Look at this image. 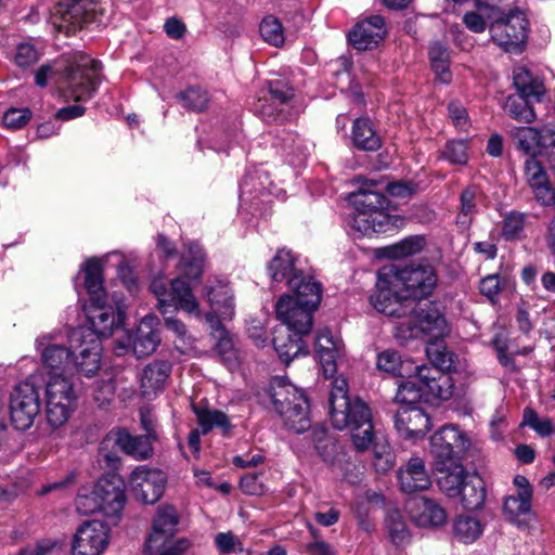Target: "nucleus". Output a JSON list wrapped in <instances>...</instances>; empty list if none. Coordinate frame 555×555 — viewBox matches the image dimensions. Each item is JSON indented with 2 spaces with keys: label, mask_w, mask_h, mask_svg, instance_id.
<instances>
[{
  "label": "nucleus",
  "mask_w": 555,
  "mask_h": 555,
  "mask_svg": "<svg viewBox=\"0 0 555 555\" xmlns=\"http://www.w3.org/2000/svg\"><path fill=\"white\" fill-rule=\"evenodd\" d=\"M98 3L95 0H59L56 14L72 30L83 27L95 21Z\"/></svg>",
  "instance_id": "22"
},
{
  "label": "nucleus",
  "mask_w": 555,
  "mask_h": 555,
  "mask_svg": "<svg viewBox=\"0 0 555 555\" xmlns=\"http://www.w3.org/2000/svg\"><path fill=\"white\" fill-rule=\"evenodd\" d=\"M193 412L204 435L215 427L221 428L223 433H228L231 428L229 417L221 411L193 405Z\"/></svg>",
  "instance_id": "44"
},
{
  "label": "nucleus",
  "mask_w": 555,
  "mask_h": 555,
  "mask_svg": "<svg viewBox=\"0 0 555 555\" xmlns=\"http://www.w3.org/2000/svg\"><path fill=\"white\" fill-rule=\"evenodd\" d=\"M155 441L146 435H131L127 429H119L115 435V443L120 450L137 461L153 456Z\"/></svg>",
  "instance_id": "27"
},
{
  "label": "nucleus",
  "mask_w": 555,
  "mask_h": 555,
  "mask_svg": "<svg viewBox=\"0 0 555 555\" xmlns=\"http://www.w3.org/2000/svg\"><path fill=\"white\" fill-rule=\"evenodd\" d=\"M36 377L17 384L10 396V416L15 428L28 429L40 412V387L35 383Z\"/></svg>",
  "instance_id": "6"
},
{
  "label": "nucleus",
  "mask_w": 555,
  "mask_h": 555,
  "mask_svg": "<svg viewBox=\"0 0 555 555\" xmlns=\"http://www.w3.org/2000/svg\"><path fill=\"white\" fill-rule=\"evenodd\" d=\"M503 509L509 521L516 522L519 516L530 512L531 498L526 491L524 494L509 495L504 502Z\"/></svg>",
  "instance_id": "51"
},
{
  "label": "nucleus",
  "mask_w": 555,
  "mask_h": 555,
  "mask_svg": "<svg viewBox=\"0 0 555 555\" xmlns=\"http://www.w3.org/2000/svg\"><path fill=\"white\" fill-rule=\"evenodd\" d=\"M207 299L211 307V312L215 320L218 318L232 319L234 315V302L231 289L221 283L208 287L206 293Z\"/></svg>",
  "instance_id": "31"
},
{
  "label": "nucleus",
  "mask_w": 555,
  "mask_h": 555,
  "mask_svg": "<svg viewBox=\"0 0 555 555\" xmlns=\"http://www.w3.org/2000/svg\"><path fill=\"white\" fill-rule=\"evenodd\" d=\"M386 34L385 21L379 15H373L359 22L349 33L350 43L358 50H371L384 39Z\"/></svg>",
  "instance_id": "23"
},
{
  "label": "nucleus",
  "mask_w": 555,
  "mask_h": 555,
  "mask_svg": "<svg viewBox=\"0 0 555 555\" xmlns=\"http://www.w3.org/2000/svg\"><path fill=\"white\" fill-rule=\"evenodd\" d=\"M436 285L437 275L429 264H388L378 271L376 292L370 301L379 313L403 318L411 311L409 300L426 298L431 295Z\"/></svg>",
  "instance_id": "1"
},
{
  "label": "nucleus",
  "mask_w": 555,
  "mask_h": 555,
  "mask_svg": "<svg viewBox=\"0 0 555 555\" xmlns=\"http://www.w3.org/2000/svg\"><path fill=\"white\" fill-rule=\"evenodd\" d=\"M493 42L506 51L515 50L525 43L528 31V21L519 10L508 14L501 11L499 18L489 25Z\"/></svg>",
  "instance_id": "10"
},
{
  "label": "nucleus",
  "mask_w": 555,
  "mask_h": 555,
  "mask_svg": "<svg viewBox=\"0 0 555 555\" xmlns=\"http://www.w3.org/2000/svg\"><path fill=\"white\" fill-rule=\"evenodd\" d=\"M514 86L519 95L540 102L544 93L542 80L524 66L514 69Z\"/></svg>",
  "instance_id": "38"
},
{
  "label": "nucleus",
  "mask_w": 555,
  "mask_h": 555,
  "mask_svg": "<svg viewBox=\"0 0 555 555\" xmlns=\"http://www.w3.org/2000/svg\"><path fill=\"white\" fill-rule=\"evenodd\" d=\"M178 99L182 102L183 106L197 112L204 111L209 101L207 92L196 87L188 88L179 93Z\"/></svg>",
  "instance_id": "57"
},
{
  "label": "nucleus",
  "mask_w": 555,
  "mask_h": 555,
  "mask_svg": "<svg viewBox=\"0 0 555 555\" xmlns=\"http://www.w3.org/2000/svg\"><path fill=\"white\" fill-rule=\"evenodd\" d=\"M351 431L352 442L358 451H365L373 443L374 427L371 410L365 402H357L352 413L348 414L347 424L344 426Z\"/></svg>",
  "instance_id": "17"
},
{
  "label": "nucleus",
  "mask_w": 555,
  "mask_h": 555,
  "mask_svg": "<svg viewBox=\"0 0 555 555\" xmlns=\"http://www.w3.org/2000/svg\"><path fill=\"white\" fill-rule=\"evenodd\" d=\"M439 473L438 486L449 498H459L461 488L470 474H468L462 462L448 465L444 469H435Z\"/></svg>",
  "instance_id": "36"
},
{
  "label": "nucleus",
  "mask_w": 555,
  "mask_h": 555,
  "mask_svg": "<svg viewBox=\"0 0 555 555\" xmlns=\"http://www.w3.org/2000/svg\"><path fill=\"white\" fill-rule=\"evenodd\" d=\"M297 259L292 250L281 248L268 263V272L273 282H285L289 285V281L294 278H300L302 270L296 266Z\"/></svg>",
  "instance_id": "29"
},
{
  "label": "nucleus",
  "mask_w": 555,
  "mask_h": 555,
  "mask_svg": "<svg viewBox=\"0 0 555 555\" xmlns=\"http://www.w3.org/2000/svg\"><path fill=\"white\" fill-rule=\"evenodd\" d=\"M50 338L42 336L37 339V349L41 352V361L50 375V379L67 378L66 374L73 370L72 351L59 344H51Z\"/></svg>",
  "instance_id": "15"
},
{
  "label": "nucleus",
  "mask_w": 555,
  "mask_h": 555,
  "mask_svg": "<svg viewBox=\"0 0 555 555\" xmlns=\"http://www.w3.org/2000/svg\"><path fill=\"white\" fill-rule=\"evenodd\" d=\"M166 482V475L160 469L145 465L135 467L129 477L135 499L145 504H154L162 498Z\"/></svg>",
  "instance_id": "12"
},
{
  "label": "nucleus",
  "mask_w": 555,
  "mask_h": 555,
  "mask_svg": "<svg viewBox=\"0 0 555 555\" xmlns=\"http://www.w3.org/2000/svg\"><path fill=\"white\" fill-rule=\"evenodd\" d=\"M274 103L285 106L294 98V90L285 81L271 80L268 82V96Z\"/></svg>",
  "instance_id": "60"
},
{
  "label": "nucleus",
  "mask_w": 555,
  "mask_h": 555,
  "mask_svg": "<svg viewBox=\"0 0 555 555\" xmlns=\"http://www.w3.org/2000/svg\"><path fill=\"white\" fill-rule=\"evenodd\" d=\"M101 69V63L92 60L87 54L76 53L64 70L60 91L62 94L75 102L88 101L96 92L99 81L90 73H96Z\"/></svg>",
  "instance_id": "3"
},
{
  "label": "nucleus",
  "mask_w": 555,
  "mask_h": 555,
  "mask_svg": "<svg viewBox=\"0 0 555 555\" xmlns=\"http://www.w3.org/2000/svg\"><path fill=\"white\" fill-rule=\"evenodd\" d=\"M526 215L519 211L508 212L503 220L502 236L507 241L524 237Z\"/></svg>",
  "instance_id": "54"
},
{
  "label": "nucleus",
  "mask_w": 555,
  "mask_h": 555,
  "mask_svg": "<svg viewBox=\"0 0 555 555\" xmlns=\"http://www.w3.org/2000/svg\"><path fill=\"white\" fill-rule=\"evenodd\" d=\"M95 494L100 503V512L109 525H117L126 504L124 482L117 478L100 479L95 485Z\"/></svg>",
  "instance_id": "14"
},
{
  "label": "nucleus",
  "mask_w": 555,
  "mask_h": 555,
  "mask_svg": "<svg viewBox=\"0 0 555 555\" xmlns=\"http://www.w3.org/2000/svg\"><path fill=\"white\" fill-rule=\"evenodd\" d=\"M259 31L263 40L274 47H281L285 41L282 23L273 15H268L262 20Z\"/></svg>",
  "instance_id": "50"
},
{
  "label": "nucleus",
  "mask_w": 555,
  "mask_h": 555,
  "mask_svg": "<svg viewBox=\"0 0 555 555\" xmlns=\"http://www.w3.org/2000/svg\"><path fill=\"white\" fill-rule=\"evenodd\" d=\"M467 448L468 439L457 427L442 426L429 440V455L434 468L444 469L448 465L462 462Z\"/></svg>",
  "instance_id": "5"
},
{
  "label": "nucleus",
  "mask_w": 555,
  "mask_h": 555,
  "mask_svg": "<svg viewBox=\"0 0 555 555\" xmlns=\"http://www.w3.org/2000/svg\"><path fill=\"white\" fill-rule=\"evenodd\" d=\"M461 503L466 509H478L486 499L485 482L478 475H469L461 488Z\"/></svg>",
  "instance_id": "40"
},
{
  "label": "nucleus",
  "mask_w": 555,
  "mask_h": 555,
  "mask_svg": "<svg viewBox=\"0 0 555 555\" xmlns=\"http://www.w3.org/2000/svg\"><path fill=\"white\" fill-rule=\"evenodd\" d=\"M315 309L299 305L289 295L282 296L275 305L278 320L294 336H304L312 328V313Z\"/></svg>",
  "instance_id": "13"
},
{
  "label": "nucleus",
  "mask_w": 555,
  "mask_h": 555,
  "mask_svg": "<svg viewBox=\"0 0 555 555\" xmlns=\"http://www.w3.org/2000/svg\"><path fill=\"white\" fill-rule=\"evenodd\" d=\"M47 421L53 428L63 427L69 420L77 399L73 384L68 378L49 380L46 387Z\"/></svg>",
  "instance_id": "8"
},
{
  "label": "nucleus",
  "mask_w": 555,
  "mask_h": 555,
  "mask_svg": "<svg viewBox=\"0 0 555 555\" xmlns=\"http://www.w3.org/2000/svg\"><path fill=\"white\" fill-rule=\"evenodd\" d=\"M314 448L324 462L335 465L340 454V447L328 436L323 428H315L312 431Z\"/></svg>",
  "instance_id": "45"
},
{
  "label": "nucleus",
  "mask_w": 555,
  "mask_h": 555,
  "mask_svg": "<svg viewBox=\"0 0 555 555\" xmlns=\"http://www.w3.org/2000/svg\"><path fill=\"white\" fill-rule=\"evenodd\" d=\"M371 186H375V183L350 195L356 209L350 225L362 235L386 232L391 224V217L386 211L389 207L388 198Z\"/></svg>",
  "instance_id": "2"
},
{
  "label": "nucleus",
  "mask_w": 555,
  "mask_h": 555,
  "mask_svg": "<svg viewBox=\"0 0 555 555\" xmlns=\"http://www.w3.org/2000/svg\"><path fill=\"white\" fill-rule=\"evenodd\" d=\"M206 321L210 324L212 336L217 340L215 349L229 370H235L240 365L238 352L233 337L224 326L215 320L212 314H206Z\"/></svg>",
  "instance_id": "26"
},
{
  "label": "nucleus",
  "mask_w": 555,
  "mask_h": 555,
  "mask_svg": "<svg viewBox=\"0 0 555 555\" xmlns=\"http://www.w3.org/2000/svg\"><path fill=\"white\" fill-rule=\"evenodd\" d=\"M411 518L420 527L436 528L447 522V512L436 501L420 498L410 511Z\"/></svg>",
  "instance_id": "28"
},
{
  "label": "nucleus",
  "mask_w": 555,
  "mask_h": 555,
  "mask_svg": "<svg viewBox=\"0 0 555 555\" xmlns=\"http://www.w3.org/2000/svg\"><path fill=\"white\" fill-rule=\"evenodd\" d=\"M298 402L295 405L281 410L278 413L283 418L285 426L296 433L301 434L308 430L311 426L309 416V401L307 397H298Z\"/></svg>",
  "instance_id": "37"
},
{
  "label": "nucleus",
  "mask_w": 555,
  "mask_h": 555,
  "mask_svg": "<svg viewBox=\"0 0 555 555\" xmlns=\"http://www.w3.org/2000/svg\"><path fill=\"white\" fill-rule=\"evenodd\" d=\"M426 353L430 362L434 364L433 369H437L442 373L449 372L454 366V353L447 348V346L438 340L427 343Z\"/></svg>",
  "instance_id": "46"
},
{
  "label": "nucleus",
  "mask_w": 555,
  "mask_h": 555,
  "mask_svg": "<svg viewBox=\"0 0 555 555\" xmlns=\"http://www.w3.org/2000/svg\"><path fill=\"white\" fill-rule=\"evenodd\" d=\"M203 255L197 251L192 259L182 256L180 261L181 274L189 280H198L203 272Z\"/></svg>",
  "instance_id": "62"
},
{
  "label": "nucleus",
  "mask_w": 555,
  "mask_h": 555,
  "mask_svg": "<svg viewBox=\"0 0 555 555\" xmlns=\"http://www.w3.org/2000/svg\"><path fill=\"white\" fill-rule=\"evenodd\" d=\"M424 240L420 236H413L401 241L390 248L389 256L402 258L412 256L423 249Z\"/></svg>",
  "instance_id": "61"
},
{
  "label": "nucleus",
  "mask_w": 555,
  "mask_h": 555,
  "mask_svg": "<svg viewBox=\"0 0 555 555\" xmlns=\"http://www.w3.org/2000/svg\"><path fill=\"white\" fill-rule=\"evenodd\" d=\"M111 540L109 526L100 520L82 522L72 542L73 555H102Z\"/></svg>",
  "instance_id": "11"
},
{
  "label": "nucleus",
  "mask_w": 555,
  "mask_h": 555,
  "mask_svg": "<svg viewBox=\"0 0 555 555\" xmlns=\"http://www.w3.org/2000/svg\"><path fill=\"white\" fill-rule=\"evenodd\" d=\"M429 59L431 68L439 75L443 82L450 80L449 74V53L441 43L435 42L429 49Z\"/></svg>",
  "instance_id": "52"
},
{
  "label": "nucleus",
  "mask_w": 555,
  "mask_h": 555,
  "mask_svg": "<svg viewBox=\"0 0 555 555\" xmlns=\"http://www.w3.org/2000/svg\"><path fill=\"white\" fill-rule=\"evenodd\" d=\"M400 489L405 493H415L426 490L431 479L426 470L425 462L421 457L410 459L404 467L397 473Z\"/></svg>",
  "instance_id": "24"
},
{
  "label": "nucleus",
  "mask_w": 555,
  "mask_h": 555,
  "mask_svg": "<svg viewBox=\"0 0 555 555\" xmlns=\"http://www.w3.org/2000/svg\"><path fill=\"white\" fill-rule=\"evenodd\" d=\"M482 522L469 515L456 516L451 524L452 538L462 544L476 542L483 533Z\"/></svg>",
  "instance_id": "32"
},
{
  "label": "nucleus",
  "mask_w": 555,
  "mask_h": 555,
  "mask_svg": "<svg viewBox=\"0 0 555 555\" xmlns=\"http://www.w3.org/2000/svg\"><path fill=\"white\" fill-rule=\"evenodd\" d=\"M255 112L267 122L284 120L286 118L283 106L274 103L267 96L257 101Z\"/></svg>",
  "instance_id": "59"
},
{
  "label": "nucleus",
  "mask_w": 555,
  "mask_h": 555,
  "mask_svg": "<svg viewBox=\"0 0 555 555\" xmlns=\"http://www.w3.org/2000/svg\"><path fill=\"white\" fill-rule=\"evenodd\" d=\"M315 353L325 377H333L337 372L338 362L345 356V345L340 337L333 335L328 328L317 334Z\"/></svg>",
  "instance_id": "16"
},
{
  "label": "nucleus",
  "mask_w": 555,
  "mask_h": 555,
  "mask_svg": "<svg viewBox=\"0 0 555 555\" xmlns=\"http://www.w3.org/2000/svg\"><path fill=\"white\" fill-rule=\"evenodd\" d=\"M189 539L182 538L176 541L169 539L159 550H145L150 555H181L191 547Z\"/></svg>",
  "instance_id": "64"
},
{
  "label": "nucleus",
  "mask_w": 555,
  "mask_h": 555,
  "mask_svg": "<svg viewBox=\"0 0 555 555\" xmlns=\"http://www.w3.org/2000/svg\"><path fill=\"white\" fill-rule=\"evenodd\" d=\"M416 379L421 382L425 401L448 400L453 393V383L447 373L430 366H417Z\"/></svg>",
  "instance_id": "20"
},
{
  "label": "nucleus",
  "mask_w": 555,
  "mask_h": 555,
  "mask_svg": "<svg viewBox=\"0 0 555 555\" xmlns=\"http://www.w3.org/2000/svg\"><path fill=\"white\" fill-rule=\"evenodd\" d=\"M179 516L171 505H162L157 508L152 531L145 542V550H159L164 543L172 539L178 531Z\"/></svg>",
  "instance_id": "18"
},
{
  "label": "nucleus",
  "mask_w": 555,
  "mask_h": 555,
  "mask_svg": "<svg viewBox=\"0 0 555 555\" xmlns=\"http://www.w3.org/2000/svg\"><path fill=\"white\" fill-rule=\"evenodd\" d=\"M522 426H528L541 437H548L554 433V424L548 417H540L531 408H525L522 413Z\"/></svg>",
  "instance_id": "53"
},
{
  "label": "nucleus",
  "mask_w": 555,
  "mask_h": 555,
  "mask_svg": "<svg viewBox=\"0 0 555 555\" xmlns=\"http://www.w3.org/2000/svg\"><path fill=\"white\" fill-rule=\"evenodd\" d=\"M479 191L476 186L465 189L460 196L461 211L457 216V223L466 224L472 215L476 212L477 196Z\"/></svg>",
  "instance_id": "58"
},
{
  "label": "nucleus",
  "mask_w": 555,
  "mask_h": 555,
  "mask_svg": "<svg viewBox=\"0 0 555 555\" xmlns=\"http://www.w3.org/2000/svg\"><path fill=\"white\" fill-rule=\"evenodd\" d=\"M85 286L90 295V299H93L94 297L98 298H105V296H109L106 293H103L102 287V267L101 262L95 259L91 258L86 261L85 267Z\"/></svg>",
  "instance_id": "47"
},
{
  "label": "nucleus",
  "mask_w": 555,
  "mask_h": 555,
  "mask_svg": "<svg viewBox=\"0 0 555 555\" xmlns=\"http://www.w3.org/2000/svg\"><path fill=\"white\" fill-rule=\"evenodd\" d=\"M397 327V335L402 338H427L428 341L443 338L449 333V326L443 314L433 305L414 309L403 317Z\"/></svg>",
  "instance_id": "4"
},
{
  "label": "nucleus",
  "mask_w": 555,
  "mask_h": 555,
  "mask_svg": "<svg viewBox=\"0 0 555 555\" xmlns=\"http://www.w3.org/2000/svg\"><path fill=\"white\" fill-rule=\"evenodd\" d=\"M271 400L276 412L291 408L298 402L305 392L294 386L285 377H275L271 383Z\"/></svg>",
  "instance_id": "34"
},
{
  "label": "nucleus",
  "mask_w": 555,
  "mask_h": 555,
  "mask_svg": "<svg viewBox=\"0 0 555 555\" xmlns=\"http://www.w3.org/2000/svg\"><path fill=\"white\" fill-rule=\"evenodd\" d=\"M403 361L398 351L387 349L377 354L376 367L391 375H403Z\"/></svg>",
  "instance_id": "55"
},
{
  "label": "nucleus",
  "mask_w": 555,
  "mask_h": 555,
  "mask_svg": "<svg viewBox=\"0 0 555 555\" xmlns=\"http://www.w3.org/2000/svg\"><path fill=\"white\" fill-rule=\"evenodd\" d=\"M443 156L451 164L464 165L467 163V144L463 140L451 141L446 145Z\"/></svg>",
  "instance_id": "63"
},
{
  "label": "nucleus",
  "mask_w": 555,
  "mask_h": 555,
  "mask_svg": "<svg viewBox=\"0 0 555 555\" xmlns=\"http://www.w3.org/2000/svg\"><path fill=\"white\" fill-rule=\"evenodd\" d=\"M501 10L485 0H476V11L467 12L463 16L465 26L474 33H482L488 23L491 25L499 18Z\"/></svg>",
  "instance_id": "33"
},
{
  "label": "nucleus",
  "mask_w": 555,
  "mask_h": 555,
  "mask_svg": "<svg viewBox=\"0 0 555 555\" xmlns=\"http://www.w3.org/2000/svg\"><path fill=\"white\" fill-rule=\"evenodd\" d=\"M511 137L518 150L530 156L537 154L545 156L552 169L555 170V129L515 127L511 130Z\"/></svg>",
  "instance_id": "9"
},
{
  "label": "nucleus",
  "mask_w": 555,
  "mask_h": 555,
  "mask_svg": "<svg viewBox=\"0 0 555 555\" xmlns=\"http://www.w3.org/2000/svg\"><path fill=\"white\" fill-rule=\"evenodd\" d=\"M302 336H294L288 332L286 336L278 335L273 338V346L280 359L288 365L299 354L306 356L308 349L304 346Z\"/></svg>",
  "instance_id": "43"
},
{
  "label": "nucleus",
  "mask_w": 555,
  "mask_h": 555,
  "mask_svg": "<svg viewBox=\"0 0 555 555\" xmlns=\"http://www.w3.org/2000/svg\"><path fill=\"white\" fill-rule=\"evenodd\" d=\"M157 324L158 319L153 314H147L141 320L132 339V350L138 358L150 356L156 350L160 343Z\"/></svg>",
  "instance_id": "25"
},
{
  "label": "nucleus",
  "mask_w": 555,
  "mask_h": 555,
  "mask_svg": "<svg viewBox=\"0 0 555 555\" xmlns=\"http://www.w3.org/2000/svg\"><path fill=\"white\" fill-rule=\"evenodd\" d=\"M393 424L399 436L409 440L422 439L430 429L429 416L417 406H402L393 416Z\"/></svg>",
  "instance_id": "19"
},
{
  "label": "nucleus",
  "mask_w": 555,
  "mask_h": 555,
  "mask_svg": "<svg viewBox=\"0 0 555 555\" xmlns=\"http://www.w3.org/2000/svg\"><path fill=\"white\" fill-rule=\"evenodd\" d=\"M170 285L172 299L177 301L178 307L184 312L198 318L201 315L199 305L189 283L183 278L178 276L171 280Z\"/></svg>",
  "instance_id": "42"
},
{
  "label": "nucleus",
  "mask_w": 555,
  "mask_h": 555,
  "mask_svg": "<svg viewBox=\"0 0 555 555\" xmlns=\"http://www.w3.org/2000/svg\"><path fill=\"white\" fill-rule=\"evenodd\" d=\"M387 528L391 542L403 545L409 542L410 533L399 513L393 512L387 517Z\"/></svg>",
  "instance_id": "56"
},
{
  "label": "nucleus",
  "mask_w": 555,
  "mask_h": 555,
  "mask_svg": "<svg viewBox=\"0 0 555 555\" xmlns=\"http://www.w3.org/2000/svg\"><path fill=\"white\" fill-rule=\"evenodd\" d=\"M101 362V345L99 339H90L89 345L81 349L79 356L73 359V369L91 377L96 374Z\"/></svg>",
  "instance_id": "41"
},
{
  "label": "nucleus",
  "mask_w": 555,
  "mask_h": 555,
  "mask_svg": "<svg viewBox=\"0 0 555 555\" xmlns=\"http://www.w3.org/2000/svg\"><path fill=\"white\" fill-rule=\"evenodd\" d=\"M171 371L167 361H154L147 364L141 375V387L145 396L162 390Z\"/></svg>",
  "instance_id": "35"
},
{
  "label": "nucleus",
  "mask_w": 555,
  "mask_h": 555,
  "mask_svg": "<svg viewBox=\"0 0 555 555\" xmlns=\"http://www.w3.org/2000/svg\"><path fill=\"white\" fill-rule=\"evenodd\" d=\"M395 400L405 406H414L420 401H425L421 382L416 379V374L406 382L399 385Z\"/></svg>",
  "instance_id": "49"
},
{
  "label": "nucleus",
  "mask_w": 555,
  "mask_h": 555,
  "mask_svg": "<svg viewBox=\"0 0 555 555\" xmlns=\"http://www.w3.org/2000/svg\"><path fill=\"white\" fill-rule=\"evenodd\" d=\"M531 101L519 94L508 95L504 108L514 119L529 124L535 119V113L530 105Z\"/></svg>",
  "instance_id": "48"
},
{
  "label": "nucleus",
  "mask_w": 555,
  "mask_h": 555,
  "mask_svg": "<svg viewBox=\"0 0 555 555\" xmlns=\"http://www.w3.org/2000/svg\"><path fill=\"white\" fill-rule=\"evenodd\" d=\"M288 288L292 291L294 301L317 309L321 302V284L312 276L301 274L300 278H293L289 281Z\"/></svg>",
  "instance_id": "30"
},
{
  "label": "nucleus",
  "mask_w": 555,
  "mask_h": 555,
  "mask_svg": "<svg viewBox=\"0 0 555 555\" xmlns=\"http://www.w3.org/2000/svg\"><path fill=\"white\" fill-rule=\"evenodd\" d=\"M85 311L91 330L98 338L111 336L125 318L121 298L116 293L105 298L89 299Z\"/></svg>",
  "instance_id": "7"
},
{
  "label": "nucleus",
  "mask_w": 555,
  "mask_h": 555,
  "mask_svg": "<svg viewBox=\"0 0 555 555\" xmlns=\"http://www.w3.org/2000/svg\"><path fill=\"white\" fill-rule=\"evenodd\" d=\"M332 382V389L330 392V414L333 425L341 430L347 424L348 414L352 413L353 405L357 402H363L359 398L350 399L348 396V383L343 376L335 375Z\"/></svg>",
  "instance_id": "21"
},
{
  "label": "nucleus",
  "mask_w": 555,
  "mask_h": 555,
  "mask_svg": "<svg viewBox=\"0 0 555 555\" xmlns=\"http://www.w3.org/2000/svg\"><path fill=\"white\" fill-rule=\"evenodd\" d=\"M352 142L356 147L363 151H376L382 142L369 118L361 117L353 121Z\"/></svg>",
  "instance_id": "39"
}]
</instances>
